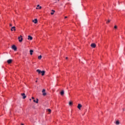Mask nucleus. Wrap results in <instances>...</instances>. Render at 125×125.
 <instances>
[{"mask_svg":"<svg viewBox=\"0 0 125 125\" xmlns=\"http://www.w3.org/2000/svg\"><path fill=\"white\" fill-rule=\"evenodd\" d=\"M32 99H35V98H34V97H32Z\"/></svg>","mask_w":125,"mask_h":125,"instance_id":"nucleus-27","label":"nucleus"},{"mask_svg":"<svg viewBox=\"0 0 125 125\" xmlns=\"http://www.w3.org/2000/svg\"><path fill=\"white\" fill-rule=\"evenodd\" d=\"M18 39L20 42H23V36H22V35H21L20 37H19Z\"/></svg>","mask_w":125,"mask_h":125,"instance_id":"nucleus-1","label":"nucleus"},{"mask_svg":"<svg viewBox=\"0 0 125 125\" xmlns=\"http://www.w3.org/2000/svg\"><path fill=\"white\" fill-rule=\"evenodd\" d=\"M64 18H65V19H66V18H68V17L65 16V17H64Z\"/></svg>","mask_w":125,"mask_h":125,"instance_id":"nucleus-26","label":"nucleus"},{"mask_svg":"<svg viewBox=\"0 0 125 125\" xmlns=\"http://www.w3.org/2000/svg\"><path fill=\"white\" fill-rule=\"evenodd\" d=\"M91 47H93V48H95V47H96V45L95 44V43H93L91 44Z\"/></svg>","mask_w":125,"mask_h":125,"instance_id":"nucleus-4","label":"nucleus"},{"mask_svg":"<svg viewBox=\"0 0 125 125\" xmlns=\"http://www.w3.org/2000/svg\"><path fill=\"white\" fill-rule=\"evenodd\" d=\"M12 49L15 50V51H16V50H17V48L16 47V46H15V45H13L12 46Z\"/></svg>","mask_w":125,"mask_h":125,"instance_id":"nucleus-2","label":"nucleus"},{"mask_svg":"<svg viewBox=\"0 0 125 125\" xmlns=\"http://www.w3.org/2000/svg\"><path fill=\"white\" fill-rule=\"evenodd\" d=\"M38 59H39L40 60H41V59H42V55H40L38 57Z\"/></svg>","mask_w":125,"mask_h":125,"instance_id":"nucleus-19","label":"nucleus"},{"mask_svg":"<svg viewBox=\"0 0 125 125\" xmlns=\"http://www.w3.org/2000/svg\"><path fill=\"white\" fill-rule=\"evenodd\" d=\"M33 22H34L35 24H37V23H38V20L35 19L34 20H33Z\"/></svg>","mask_w":125,"mask_h":125,"instance_id":"nucleus-8","label":"nucleus"},{"mask_svg":"<svg viewBox=\"0 0 125 125\" xmlns=\"http://www.w3.org/2000/svg\"><path fill=\"white\" fill-rule=\"evenodd\" d=\"M77 108H78L79 110H81V108H82V104H78Z\"/></svg>","mask_w":125,"mask_h":125,"instance_id":"nucleus-9","label":"nucleus"},{"mask_svg":"<svg viewBox=\"0 0 125 125\" xmlns=\"http://www.w3.org/2000/svg\"><path fill=\"white\" fill-rule=\"evenodd\" d=\"M61 95H62V96H63V95H64V90H62L61 92Z\"/></svg>","mask_w":125,"mask_h":125,"instance_id":"nucleus-14","label":"nucleus"},{"mask_svg":"<svg viewBox=\"0 0 125 125\" xmlns=\"http://www.w3.org/2000/svg\"><path fill=\"white\" fill-rule=\"evenodd\" d=\"M36 83H38V81H36Z\"/></svg>","mask_w":125,"mask_h":125,"instance_id":"nucleus-30","label":"nucleus"},{"mask_svg":"<svg viewBox=\"0 0 125 125\" xmlns=\"http://www.w3.org/2000/svg\"><path fill=\"white\" fill-rule=\"evenodd\" d=\"M42 95H43V96H45V95H46V93H45V92H42Z\"/></svg>","mask_w":125,"mask_h":125,"instance_id":"nucleus-18","label":"nucleus"},{"mask_svg":"<svg viewBox=\"0 0 125 125\" xmlns=\"http://www.w3.org/2000/svg\"><path fill=\"white\" fill-rule=\"evenodd\" d=\"M47 110H48V112H49V113H50V112H51V109H48Z\"/></svg>","mask_w":125,"mask_h":125,"instance_id":"nucleus-21","label":"nucleus"},{"mask_svg":"<svg viewBox=\"0 0 125 125\" xmlns=\"http://www.w3.org/2000/svg\"><path fill=\"white\" fill-rule=\"evenodd\" d=\"M107 24H108V23H110V20H108L107 21H106Z\"/></svg>","mask_w":125,"mask_h":125,"instance_id":"nucleus-23","label":"nucleus"},{"mask_svg":"<svg viewBox=\"0 0 125 125\" xmlns=\"http://www.w3.org/2000/svg\"><path fill=\"white\" fill-rule=\"evenodd\" d=\"M9 26H10V27H12V24L10 23V24H9Z\"/></svg>","mask_w":125,"mask_h":125,"instance_id":"nucleus-25","label":"nucleus"},{"mask_svg":"<svg viewBox=\"0 0 125 125\" xmlns=\"http://www.w3.org/2000/svg\"><path fill=\"white\" fill-rule=\"evenodd\" d=\"M66 59H68V57H66Z\"/></svg>","mask_w":125,"mask_h":125,"instance_id":"nucleus-28","label":"nucleus"},{"mask_svg":"<svg viewBox=\"0 0 125 125\" xmlns=\"http://www.w3.org/2000/svg\"><path fill=\"white\" fill-rule=\"evenodd\" d=\"M11 62H12V60H11V59L8 60L7 61V63H8V64H10V63H11Z\"/></svg>","mask_w":125,"mask_h":125,"instance_id":"nucleus-10","label":"nucleus"},{"mask_svg":"<svg viewBox=\"0 0 125 125\" xmlns=\"http://www.w3.org/2000/svg\"><path fill=\"white\" fill-rule=\"evenodd\" d=\"M28 40L29 41H32V40H33V37H32V36L29 35V36H28Z\"/></svg>","mask_w":125,"mask_h":125,"instance_id":"nucleus-3","label":"nucleus"},{"mask_svg":"<svg viewBox=\"0 0 125 125\" xmlns=\"http://www.w3.org/2000/svg\"><path fill=\"white\" fill-rule=\"evenodd\" d=\"M41 73H42V76H44V74L45 73V71L43 70V71H41Z\"/></svg>","mask_w":125,"mask_h":125,"instance_id":"nucleus-12","label":"nucleus"},{"mask_svg":"<svg viewBox=\"0 0 125 125\" xmlns=\"http://www.w3.org/2000/svg\"><path fill=\"white\" fill-rule=\"evenodd\" d=\"M42 92H45V89H43L42 90Z\"/></svg>","mask_w":125,"mask_h":125,"instance_id":"nucleus-22","label":"nucleus"},{"mask_svg":"<svg viewBox=\"0 0 125 125\" xmlns=\"http://www.w3.org/2000/svg\"><path fill=\"white\" fill-rule=\"evenodd\" d=\"M117 25H115V26H114V29H117Z\"/></svg>","mask_w":125,"mask_h":125,"instance_id":"nucleus-24","label":"nucleus"},{"mask_svg":"<svg viewBox=\"0 0 125 125\" xmlns=\"http://www.w3.org/2000/svg\"><path fill=\"white\" fill-rule=\"evenodd\" d=\"M11 30L12 31V32H13V31H16V29H15V26L12 27Z\"/></svg>","mask_w":125,"mask_h":125,"instance_id":"nucleus-6","label":"nucleus"},{"mask_svg":"<svg viewBox=\"0 0 125 125\" xmlns=\"http://www.w3.org/2000/svg\"><path fill=\"white\" fill-rule=\"evenodd\" d=\"M36 71H37V73H38L39 74H41V72H42V71H41V70H40V69H37V70H36Z\"/></svg>","mask_w":125,"mask_h":125,"instance_id":"nucleus-15","label":"nucleus"},{"mask_svg":"<svg viewBox=\"0 0 125 125\" xmlns=\"http://www.w3.org/2000/svg\"><path fill=\"white\" fill-rule=\"evenodd\" d=\"M29 100H30V101H31V100H32V99H30Z\"/></svg>","mask_w":125,"mask_h":125,"instance_id":"nucleus-29","label":"nucleus"},{"mask_svg":"<svg viewBox=\"0 0 125 125\" xmlns=\"http://www.w3.org/2000/svg\"><path fill=\"white\" fill-rule=\"evenodd\" d=\"M33 102H35V103H39V99H37L36 101V100H34Z\"/></svg>","mask_w":125,"mask_h":125,"instance_id":"nucleus-11","label":"nucleus"},{"mask_svg":"<svg viewBox=\"0 0 125 125\" xmlns=\"http://www.w3.org/2000/svg\"><path fill=\"white\" fill-rule=\"evenodd\" d=\"M21 96L23 97V99H25V98L26 97V95H25V93H21Z\"/></svg>","mask_w":125,"mask_h":125,"instance_id":"nucleus-5","label":"nucleus"},{"mask_svg":"<svg viewBox=\"0 0 125 125\" xmlns=\"http://www.w3.org/2000/svg\"><path fill=\"white\" fill-rule=\"evenodd\" d=\"M36 9H42V6H40V5H37Z\"/></svg>","mask_w":125,"mask_h":125,"instance_id":"nucleus-7","label":"nucleus"},{"mask_svg":"<svg viewBox=\"0 0 125 125\" xmlns=\"http://www.w3.org/2000/svg\"><path fill=\"white\" fill-rule=\"evenodd\" d=\"M21 125H24V124H21Z\"/></svg>","mask_w":125,"mask_h":125,"instance_id":"nucleus-31","label":"nucleus"},{"mask_svg":"<svg viewBox=\"0 0 125 125\" xmlns=\"http://www.w3.org/2000/svg\"><path fill=\"white\" fill-rule=\"evenodd\" d=\"M33 52H34V51L33 50H30V55H33Z\"/></svg>","mask_w":125,"mask_h":125,"instance_id":"nucleus-13","label":"nucleus"},{"mask_svg":"<svg viewBox=\"0 0 125 125\" xmlns=\"http://www.w3.org/2000/svg\"><path fill=\"white\" fill-rule=\"evenodd\" d=\"M69 105H70V106H72V105H73V103H72L71 102H69Z\"/></svg>","mask_w":125,"mask_h":125,"instance_id":"nucleus-20","label":"nucleus"},{"mask_svg":"<svg viewBox=\"0 0 125 125\" xmlns=\"http://www.w3.org/2000/svg\"><path fill=\"white\" fill-rule=\"evenodd\" d=\"M52 12L51 13V15H53V14H54V12H55V11L52 10Z\"/></svg>","mask_w":125,"mask_h":125,"instance_id":"nucleus-17","label":"nucleus"},{"mask_svg":"<svg viewBox=\"0 0 125 125\" xmlns=\"http://www.w3.org/2000/svg\"><path fill=\"white\" fill-rule=\"evenodd\" d=\"M115 124L116 125H118L120 124V121L119 120L116 121Z\"/></svg>","mask_w":125,"mask_h":125,"instance_id":"nucleus-16","label":"nucleus"}]
</instances>
